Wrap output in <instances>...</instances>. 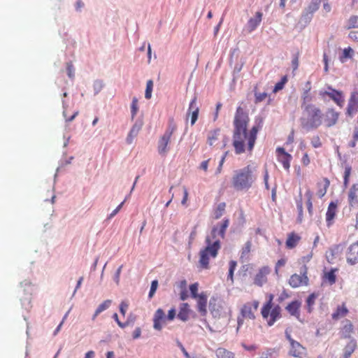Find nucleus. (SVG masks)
Instances as JSON below:
<instances>
[{
	"label": "nucleus",
	"instance_id": "36",
	"mask_svg": "<svg viewBox=\"0 0 358 358\" xmlns=\"http://www.w3.org/2000/svg\"><path fill=\"white\" fill-rule=\"evenodd\" d=\"M345 27L348 29L358 28V16L352 15L348 20Z\"/></svg>",
	"mask_w": 358,
	"mask_h": 358
},
{
	"label": "nucleus",
	"instance_id": "55",
	"mask_svg": "<svg viewBox=\"0 0 358 358\" xmlns=\"http://www.w3.org/2000/svg\"><path fill=\"white\" fill-rule=\"evenodd\" d=\"M329 50H324L323 53V62L324 64V71L327 73L329 71V59H328V53H329Z\"/></svg>",
	"mask_w": 358,
	"mask_h": 358
},
{
	"label": "nucleus",
	"instance_id": "37",
	"mask_svg": "<svg viewBox=\"0 0 358 358\" xmlns=\"http://www.w3.org/2000/svg\"><path fill=\"white\" fill-rule=\"evenodd\" d=\"M345 247V243L334 245L333 247H331L330 248L331 255L333 257L338 255L339 254H341L343 252Z\"/></svg>",
	"mask_w": 358,
	"mask_h": 358
},
{
	"label": "nucleus",
	"instance_id": "15",
	"mask_svg": "<svg viewBox=\"0 0 358 358\" xmlns=\"http://www.w3.org/2000/svg\"><path fill=\"white\" fill-rule=\"evenodd\" d=\"M263 13L261 11H257L255 13V17L250 18L246 24V29L249 32H252L255 30L259 25L262 20Z\"/></svg>",
	"mask_w": 358,
	"mask_h": 358
},
{
	"label": "nucleus",
	"instance_id": "28",
	"mask_svg": "<svg viewBox=\"0 0 358 358\" xmlns=\"http://www.w3.org/2000/svg\"><path fill=\"white\" fill-rule=\"evenodd\" d=\"M299 55H300V52L297 48L294 49L292 51V66L293 71H295L298 69Z\"/></svg>",
	"mask_w": 358,
	"mask_h": 358
},
{
	"label": "nucleus",
	"instance_id": "47",
	"mask_svg": "<svg viewBox=\"0 0 358 358\" xmlns=\"http://www.w3.org/2000/svg\"><path fill=\"white\" fill-rule=\"evenodd\" d=\"M138 110V99L136 97H134L131 104V114L132 120H134L135 115H136Z\"/></svg>",
	"mask_w": 358,
	"mask_h": 358
},
{
	"label": "nucleus",
	"instance_id": "53",
	"mask_svg": "<svg viewBox=\"0 0 358 358\" xmlns=\"http://www.w3.org/2000/svg\"><path fill=\"white\" fill-rule=\"evenodd\" d=\"M313 15L308 13L306 10L305 12L303 13L301 17V22H304L305 24H308L310 22V20L313 18Z\"/></svg>",
	"mask_w": 358,
	"mask_h": 358
},
{
	"label": "nucleus",
	"instance_id": "60",
	"mask_svg": "<svg viewBox=\"0 0 358 358\" xmlns=\"http://www.w3.org/2000/svg\"><path fill=\"white\" fill-rule=\"evenodd\" d=\"M176 316V310L174 308H172L169 310L168 315L166 316V319L169 321H172L175 319Z\"/></svg>",
	"mask_w": 358,
	"mask_h": 358
},
{
	"label": "nucleus",
	"instance_id": "35",
	"mask_svg": "<svg viewBox=\"0 0 358 358\" xmlns=\"http://www.w3.org/2000/svg\"><path fill=\"white\" fill-rule=\"evenodd\" d=\"M311 87H308V89H304L301 99L303 100L302 105L308 104L313 101V96L310 94Z\"/></svg>",
	"mask_w": 358,
	"mask_h": 358
},
{
	"label": "nucleus",
	"instance_id": "46",
	"mask_svg": "<svg viewBox=\"0 0 358 358\" xmlns=\"http://www.w3.org/2000/svg\"><path fill=\"white\" fill-rule=\"evenodd\" d=\"M153 89V81L149 80L146 84V89L145 92V97L147 99H150L152 97V92Z\"/></svg>",
	"mask_w": 358,
	"mask_h": 358
},
{
	"label": "nucleus",
	"instance_id": "54",
	"mask_svg": "<svg viewBox=\"0 0 358 358\" xmlns=\"http://www.w3.org/2000/svg\"><path fill=\"white\" fill-rule=\"evenodd\" d=\"M66 72L70 79H73L75 77V69L71 62H68L66 65Z\"/></svg>",
	"mask_w": 358,
	"mask_h": 358
},
{
	"label": "nucleus",
	"instance_id": "40",
	"mask_svg": "<svg viewBox=\"0 0 358 358\" xmlns=\"http://www.w3.org/2000/svg\"><path fill=\"white\" fill-rule=\"evenodd\" d=\"M352 167L350 165L345 166V172L343 176V186L346 188L349 184V179L351 174Z\"/></svg>",
	"mask_w": 358,
	"mask_h": 358
},
{
	"label": "nucleus",
	"instance_id": "43",
	"mask_svg": "<svg viewBox=\"0 0 358 358\" xmlns=\"http://www.w3.org/2000/svg\"><path fill=\"white\" fill-rule=\"evenodd\" d=\"M111 303H112V301L110 299H107V300L104 301L96 309V314H100L103 311L107 310L110 306Z\"/></svg>",
	"mask_w": 358,
	"mask_h": 358
},
{
	"label": "nucleus",
	"instance_id": "2",
	"mask_svg": "<svg viewBox=\"0 0 358 358\" xmlns=\"http://www.w3.org/2000/svg\"><path fill=\"white\" fill-rule=\"evenodd\" d=\"M302 116L299 119L301 128L306 131L317 129L322 123V110L313 103L301 105Z\"/></svg>",
	"mask_w": 358,
	"mask_h": 358
},
{
	"label": "nucleus",
	"instance_id": "26",
	"mask_svg": "<svg viewBox=\"0 0 358 358\" xmlns=\"http://www.w3.org/2000/svg\"><path fill=\"white\" fill-rule=\"evenodd\" d=\"M348 313V308L345 306H338L336 310L332 314L333 320H338L341 317H344Z\"/></svg>",
	"mask_w": 358,
	"mask_h": 358
},
{
	"label": "nucleus",
	"instance_id": "13",
	"mask_svg": "<svg viewBox=\"0 0 358 358\" xmlns=\"http://www.w3.org/2000/svg\"><path fill=\"white\" fill-rule=\"evenodd\" d=\"M197 299V310L201 316H205L207 314V302L208 296L205 292H201L199 296L196 297Z\"/></svg>",
	"mask_w": 358,
	"mask_h": 358
},
{
	"label": "nucleus",
	"instance_id": "3",
	"mask_svg": "<svg viewBox=\"0 0 358 358\" xmlns=\"http://www.w3.org/2000/svg\"><path fill=\"white\" fill-rule=\"evenodd\" d=\"M253 182L254 179L250 166L248 165L234 171L232 185L235 189L238 191L248 189Z\"/></svg>",
	"mask_w": 358,
	"mask_h": 358
},
{
	"label": "nucleus",
	"instance_id": "51",
	"mask_svg": "<svg viewBox=\"0 0 358 358\" xmlns=\"http://www.w3.org/2000/svg\"><path fill=\"white\" fill-rule=\"evenodd\" d=\"M103 87V83L102 80H96L93 84L94 95L98 94L101 91Z\"/></svg>",
	"mask_w": 358,
	"mask_h": 358
},
{
	"label": "nucleus",
	"instance_id": "12",
	"mask_svg": "<svg viewBox=\"0 0 358 358\" xmlns=\"http://www.w3.org/2000/svg\"><path fill=\"white\" fill-rule=\"evenodd\" d=\"M209 310L214 317H219L221 314L222 306L219 298L213 296L209 301Z\"/></svg>",
	"mask_w": 358,
	"mask_h": 358
},
{
	"label": "nucleus",
	"instance_id": "30",
	"mask_svg": "<svg viewBox=\"0 0 358 358\" xmlns=\"http://www.w3.org/2000/svg\"><path fill=\"white\" fill-rule=\"evenodd\" d=\"M209 254L206 253V251L201 250L200 252V259L199 262L201 266L203 268H207L209 264Z\"/></svg>",
	"mask_w": 358,
	"mask_h": 358
},
{
	"label": "nucleus",
	"instance_id": "19",
	"mask_svg": "<svg viewBox=\"0 0 358 358\" xmlns=\"http://www.w3.org/2000/svg\"><path fill=\"white\" fill-rule=\"evenodd\" d=\"M348 202L353 206L358 203V183L353 184L348 192Z\"/></svg>",
	"mask_w": 358,
	"mask_h": 358
},
{
	"label": "nucleus",
	"instance_id": "8",
	"mask_svg": "<svg viewBox=\"0 0 358 358\" xmlns=\"http://www.w3.org/2000/svg\"><path fill=\"white\" fill-rule=\"evenodd\" d=\"M143 125V120L142 117H138L135 121L134 125L132 126L131 130L129 131L127 137L126 138V142L128 144L132 143L135 137L137 136L139 131L141 129Z\"/></svg>",
	"mask_w": 358,
	"mask_h": 358
},
{
	"label": "nucleus",
	"instance_id": "58",
	"mask_svg": "<svg viewBox=\"0 0 358 358\" xmlns=\"http://www.w3.org/2000/svg\"><path fill=\"white\" fill-rule=\"evenodd\" d=\"M124 205V201H122L121 203H120L117 208L113 210V212L108 216L107 220L112 219L114 216H115L118 212L120 210V209L122 208V206Z\"/></svg>",
	"mask_w": 358,
	"mask_h": 358
},
{
	"label": "nucleus",
	"instance_id": "49",
	"mask_svg": "<svg viewBox=\"0 0 358 358\" xmlns=\"http://www.w3.org/2000/svg\"><path fill=\"white\" fill-rule=\"evenodd\" d=\"M280 312L281 308L280 307L279 305H276L271 309L270 317L277 320L278 318L280 317Z\"/></svg>",
	"mask_w": 358,
	"mask_h": 358
},
{
	"label": "nucleus",
	"instance_id": "52",
	"mask_svg": "<svg viewBox=\"0 0 358 358\" xmlns=\"http://www.w3.org/2000/svg\"><path fill=\"white\" fill-rule=\"evenodd\" d=\"M199 110V106L196 105V97L194 96L189 103L187 115H190V112Z\"/></svg>",
	"mask_w": 358,
	"mask_h": 358
},
{
	"label": "nucleus",
	"instance_id": "24",
	"mask_svg": "<svg viewBox=\"0 0 358 358\" xmlns=\"http://www.w3.org/2000/svg\"><path fill=\"white\" fill-rule=\"evenodd\" d=\"M301 237L295 234L294 232H292L288 235V237L286 241V247L288 249H292L296 247L298 242L300 241Z\"/></svg>",
	"mask_w": 358,
	"mask_h": 358
},
{
	"label": "nucleus",
	"instance_id": "20",
	"mask_svg": "<svg viewBox=\"0 0 358 358\" xmlns=\"http://www.w3.org/2000/svg\"><path fill=\"white\" fill-rule=\"evenodd\" d=\"M336 209L337 202H330L326 213V221L327 222L328 226L331 224V222L334 219L336 213Z\"/></svg>",
	"mask_w": 358,
	"mask_h": 358
},
{
	"label": "nucleus",
	"instance_id": "41",
	"mask_svg": "<svg viewBox=\"0 0 358 358\" xmlns=\"http://www.w3.org/2000/svg\"><path fill=\"white\" fill-rule=\"evenodd\" d=\"M229 220L227 218H224L221 224L220 229H217L218 235L220 236L222 238L224 237L225 231L227 228L229 227Z\"/></svg>",
	"mask_w": 358,
	"mask_h": 358
},
{
	"label": "nucleus",
	"instance_id": "1",
	"mask_svg": "<svg viewBox=\"0 0 358 358\" xmlns=\"http://www.w3.org/2000/svg\"><path fill=\"white\" fill-rule=\"evenodd\" d=\"M250 117L248 112L241 106L237 107L233 121V146L236 155H240L245 151V141L248 140V149L252 151L254 148L257 133L262 127L263 120L260 119L259 122L254 125L248 131V126Z\"/></svg>",
	"mask_w": 358,
	"mask_h": 358
},
{
	"label": "nucleus",
	"instance_id": "21",
	"mask_svg": "<svg viewBox=\"0 0 358 358\" xmlns=\"http://www.w3.org/2000/svg\"><path fill=\"white\" fill-rule=\"evenodd\" d=\"M169 137H167L164 135L162 136L158 142V152L162 156H165L168 152V144L170 141Z\"/></svg>",
	"mask_w": 358,
	"mask_h": 358
},
{
	"label": "nucleus",
	"instance_id": "63",
	"mask_svg": "<svg viewBox=\"0 0 358 358\" xmlns=\"http://www.w3.org/2000/svg\"><path fill=\"white\" fill-rule=\"evenodd\" d=\"M319 7L318 6H316L315 3H311L308 6V8L306 9L308 13L313 15V13L318 10Z\"/></svg>",
	"mask_w": 358,
	"mask_h": 358
},
{
	"label": "nucleus",
	"instance_id": "57",
	"mask_svg": "<svg viewBox=\"0 0 358 358\" xmlns=\"http://www.w3.org/2000/svg\"><path fill=\"white\" fill-rule=\"evenodd\" d=\"M255 102L256 103L262 102L267 96V93H266V92H255Z\"/></svg>",
	"mask_w": 358,
	"mask_h": 358
},
{
	"label": "nucleus",
	"instance_id": "33",
	"mask_svg": "<svg viewBox=\"0 0 358 358\" xmlns=\"http://www.w3.org/2000/svg\"><path fill=\"white\" fill-rule=\"evenodd\" d=\"M176 124L174 122L173 118H170L169 120V126L167 129L166 130L165 133L164 134V136L171 138L173 133L176 130Z\"/></svg>",
	"mask_w": 358,
	"mask_h": 358
},
{
	"label": "nucleus",
	"instance_id": "39",
	"mask_svg": "<svg viewBox=\"0 0 358 358\" xmlns=\"http://www.w3.org/2000/svg\"><path fill=\"white\" fill-rule=\"evenodd\" d=\"M317 297V294L315 292L310 294L308 298L306 299V304L308 306V312L311 313L312 312V306L314 305L315 299Z\"/></svg>",
	"mask_w": 358,
	"mask_h": 358
},
{
	"label": "nucleus",
	"instance_id": "42",
	"mask_svg": "<svg viewBox=\"0 0 358 358\" xmlns=\"http://www.w3.org/2000/svg\"><path fill=\"white\" fill-rule=\"evenodd\" d=\"M272 306H271V302H266L261 310V314L263 318H267L268 315H270L271 311Z\"/></svg>",
	"mask_w": 358,
	"mask_h": 358
},
{
	"label": "nucleus",
	"instance_id": "7",
	"mask_svg": "<svg viewBox=\"0 0 358 358\" xmlns=\"http://www.w3.org/2000/svg\"><path fill=\"white\" fill-rule=\"evenodd\" d=\"M319 95L323 99L324 98L325 96H329L340 107H342L343 105L344 96L341 91L336 90L332 91V92H322V91L321 90L319 92Z\"/></svg>",
	"mask_w": 358,
	"mask_h": 358
},
{
	"label": "nucleus",
	"instance_id": "61",
	"mask_svg": "<svg viewBox=\"0 0 358 358\" xmlns=\"http://www.w3.org/2000/svg\"><path fill=\"white\" fill-rule=\"evenodd\" d=\"M311 144H312L313 147H314L315 148L321 147L322 146V143L320 141V139L319 136H314L312 138Z\"/></svg>",
	"mask_w": 358,
	"mask_h": 358
},
{
	"label": "nucleus",
	"instance_id": "45",
	"mask_svg": "<svg viewBox=\"0 0 358 358\" xmlns=\"http://www.w3.org/2000/svg\"><path fill=\"white\" fill-rule=\"evenodd\" d=\"M190 295L192 299H196L199 296V294H198V289H199V283L194 282L189 285V287Z\"/></svg>",
	"mask_w": 358,
	"mask_h": 358
},
{
	"label": "nucleus",
	"instance_id": "10",
	"mask_svg": "<svg viewBox=\"0 0 358 358\" xmlns=\"http://www.w3.org/2000/svg\"><path fill=\"white\" fill-rule=\"evenodd\" d=\"M346 259L350 265L358 263V241L348 248Z\"/></svg>",
	"mask_w": 358,
	"mask_h": 358
},
{
	"label": "nucleus",
	"instance_id": "56",
	"mask_svg": "<svg viewBox=\"0 0 358 358\" xmlns=\"http://www.w3.org/2000/svg\"><path fill=\"white\" fill-rule=\"evenodd\" d=\"M73 159V157H70L68 159L65 160H60L59 162V166L57 167L56 170V173L55 174V178L57 177V173L59 172L61 167L66 166L68 164H70L71 163V161Z\"/></svg>",
	"mask_w": 358,
	"mask_h": 358
},
{
	"label": "nucleus",
	"instance_id": "14",
	"mask_svg": "<svg viewBox=\"0 0 358 358\" xmlns=\"http://www.w3.org/2000/svg\"><path fill=\"white\" fill-rule=\"evenodd\" d=\"M270 268L268 266L262 267L256 274L254 279V284L262 287L266 281V275L269 273Z\"/></svg>",
	"mask_w": 358,
	"mask_h": 358
},
{
	"label": "nucleus",
	"instance_id": "22",
	"mask_svg": "<svg viewBox=\"0 0 358 358\" xmlns=\"http://www.w3.org/2000/svg\"><path fill=\"white\" fill-rule=\"evenodd\" d=\"M355 55V51L351 48L350 46L348 48H345L341 54L339 55L338 59L340 62L343 64L346 62L348 60L352 59Z\"/></svg>",
	"mask_w": 358,
	"mask_h": 358
},
{
	"label": "nucleus",
	"instance_id": "34",
	"mask_svg": "<svg viewBox=\"0 0 358 358\" xmlns=\"http://www.w3.org/2000/svg\"><path fill=\"white\" fill-rule=\"evenodd\" d=\"M324 184L323 187H320L322 184H320V183L317 184L318 187H319V189H318L317 194V196H319V198H322L326 194L327 188L329 187V184H330L329 180L327 178H325L324 179Z\"/></svg>",
	"mask_w": 358,
	"mask_h": 358
},
{
	"label": "nucleus",
	"instance_id": "16",
	"mask_svg": "<svg viewBox=\"0 0 358 358\" xmlns=\"http://www.w3.org/2000/svg\"><path fill=\"white\" fill-rule=\"evenodd\" d=\"M305 348L296 341H292L290 343V350L289 355L295 357H301L305 354Z\"/></svg>",
	"mask_w": 358,
	"mask_h": 358
},
{
	"label": "nucleus",
	"instance_id": "27",
	"mask_svg": "<svg viewBox=\"0 0 358 358\" xmlns=\"http://www.w3.org/2000/svg\"><path fill=\"white\" fill-rule=\"evenodd\" d=\"M22 307L29 310L31 308V293L29 291H27V292L25 294V296L24 298H22L20 299Z\"/></svg>",
	"mask_w": 358,
	"mask_h": 358
},
{
	"label": "nucleus",
	"instance_id": "50",
	"mask_svg": "<svg viewBox=\"0 0 358 358\" xmlns=\"http://www.w3.org/2000/svg\"><path fill=\"white\" fill-rule=\"evenodd\" d=\"M158 280H154L151 282V285H150V292L148 293V298L150 299L153 297V296L155 295L157 289V287H158Z\"/></svg>",
	"mask_w": 358,
	"mask_h": 358
},
{
	"label": "nucleus",
	"instance_id": "25",
	"mask_svg": "<svg viewBox=\"0 0 358 358\" xmlns=\"http://www.w3.org/2000/svg\"><path fill=\"white\" fill-rule=\"evenodd\" d=\"M357 348V341L352 338L343 349V357L349 358Z\"/></svg>",
	"mask_w": 358,
	"mask_h": 358
},
{
	"label": "nucleus",
	"instance_id": "17",
	"mask_svg": "<svg viewBox=\"0 0 358 358\" xmlns=\"http://www.w3.org/2000/svg\"><path fill=\"white\" fill-rule=\"evenodd\" d=\"M192 310L189 308V304L187 303H183L180 306V310L177 317L182 322H186L189 320V316Z\"/></svg>",
	"mask_w": 358,
	"mask_h": 358
},
{
	"label": "nucleus",
	"instance_id": "23",
	"mask_svg": "<svg viewBox=\"0 0 358 358\" xmlns=\"http://www.w3.org/2000/svg\"><path fill=\"white\" fill-rule=\"evenodd\" d=\"M240 313L241 315H243V317H245L246 318H249L250 320L255 319V315L252 312V304L250 302H248L243 306Z\"/></svg>",
	"mask_w": 358,
	"mask_h": 358
},
{
	"label": "nucleus",
	"instance_id": "59",
	"mask_svg": "<svg viewBox=\"0 0 358 358\" xmlns=\"http://www.w3.org/2000/svg\"><path fill=\"white\" fill-rule=\"evenodd\" d=\"M356 110H357V106H355L352 103H348V108H347V115L352 117Z\"/></svg>",
	"mask_w": 358,
	"mask_h": 358
},
{
	"label": "nucleus",
	"instance_id": "32",
	"mask_svg": "<svg viewBox=\"0 0 358 358\" xmlns=\"http://www.w3.org/2000/svg\"><path fill=\"white\" fill-rule=\"evenodd\" d=\"M353 331V326L350 321L348 320L347 323L343 328V337L345 338H350V334Z\"/></svg>",
	"mask_w": 358,
	"mask_h": 358
},
{
	"label": "nucleus",
	"instance_id": "48",
	"mask_svg": "<svg viewBox=\"0 0 358 358\" xmlns=\"http://www.w3.org/2000/svg\"><path fill=\"white\" fill-rule=\"evenodd\" d=\"M225 203L224 202H222V203H220L215 211V219H219L221 217V216L223 214V212L225 210Z\"/></svg>",
	"mask_w": 358,
	"mask_h": 358
},
{
	"label": "nucleus",
	"instance_id": "4",
	"mask_svg": "<svg viewBox=\"0 0 358 358\" xmlns=\"http://www.w3.org/2000/svg\"><path fill=\"white\" fill-rule=\"evenodd\" d=\"M308 281L307 267L304 265L301 268L300 275L294 273L291 275L289 280V284L292 288H296L302 285H308Z\"/></svg>",
	"mask_w": 358,
	"mask_h": 358
},
{
	"label": "nucleus",
	"instance_id": "44",
	"mask_svg": "<svg viewBox=\"0 0 358 358\" xmlns=\"http://www.w3.org/2000/svg\"><path fill=\"white\" fill-rule=\"evenodd\" d=\"M220 129H216L213 131H210L208 135V142L210 145H213V141L217 139L220 134Z\"/></svg>",
	"mask_w": 358,
	"mask_h": 358
},
{
	"label": "nucleus",
	"instance_id": "11",
	"mask_svg": "<svg viewBox=\"0 0 358 358\" xmlns=\"http://www.w3.org/2000/svg\"><path fill=\"white\" fill-rule=\"evenodd\" d=\"M166 316L164 311L162 308H158L153 317V328L155 330L160 331L162 329V322L166 321Z\"/></svg>",
	"mask_w": 358,
	"mask_h": 358
},
{
	"label": "nucleus",
	"instance_id": "29",
	"mask_svg": "<svg viewBox=\"0 0 358 358\" xmlns=\"http://www.w3.org/2000/svg\"><path fill=\"white\" fill-rule=\"evenodd\" d=\"M337 269L336 268H331L328 272L325 273L324 278L325 279L329 282V283L332 285H334L336 281V271Z\"/></svg>",
	"mask_w": 358,
	"mask_h": 358
},
{
	"label": "nucleus",
	"instance_id": "6",
	"mask_svg": "<svg viewBox=\"0 0 358 358\" xmlns=\"http://www.w3.org/2000/svg\"><path fill=\"white\" fill-rule=\"evenodd\" d=\"M206 247L203 250L206 253L209 254L212 257L217 255L219 249L220 248V241L219 240L211 242L210 237L207 236L206 238Z\"/></svg>",
	"mask_w": 358,
	"mask_h": 358
},
{
	"label": "nucleus",
	"instance_id": "64",
	"mask_svg": "<svg viewBox=\"0 0 358 358\" xmlns=\"http://www.w3.org/2000/svg\"><path fill=\"white\" fill-rule=\"evenodd\" d=\"M348 37L354 42H358V31H352L349 33Z\"/></svg>",
	"mask_w": 358,
	"mask_h": 358
},
{
	"label": "nucleus",
	"instance_id": "5",
	"mask_svg": "<svg viewBox=\"0 0 358 358\" xmlns=\"http://www.w3.org/2000/svg\"><path fill=\"white\" fill-rule=\"evenodd\" d=\"M278 161L281 163L285 169L289 170L292 156L287 152L284 148L278 147L276 149Z\"/></svg>",
	"mask_w": 358,
	"mask_h": 358
},
{
	"label": "nucleus",
	"instance_id": "18",
	"mask_svg": "<svg viewBox=\"0 0 358 358\" xmlns=\"http://www.w3.org/2000/svg\"><path fill=\"white\" fill-rule=\"evenodd\" d=\"M301 306V302L298 300L292 301L289 303L287 307L286 310L289 313V314L292 316L296 317V318L301 321L299 317V308Z\"/></svg>",
	"mask_w": 358,
	"mask_h": 358
},
{
	"label": "nucleus",
	"instance_id": "31",
	"mask_svg": "<svg viewBox=\"0 0 358 358\" xmlns=\"http://www.w3.org/2000/svg\"><path fill=\"white\" fill-rule=\"evenodd\" d=\"M216 356L218 358H234V353L224 348H220L216 350Z\"/></svg>",
	"mask_w": 358,
	"mask_h": 358
},
{
	"label": "nucleus",
	"instance_id": "62",
	"mask_svg": "<svg viewBox=\"0 0 358 358\" xmlns=\"http://www.w3.org/2000/svg\"><path fill=\"white\" fill-rule=\"evenodd\" d=\"M128 307L129 304L125 301H122L120 304V312L123 316L125 315Z\"/></svg>",
	"mask_w": 358,
	"mask_h": 358
},
{
	"label": "nucleus",
	"instance_id": "9",
	"mask_svg": "<svg viewBox=\"0 0 358 358\" xmlns=\"http://www.w3.org/2000/svg\"><path fill=\"white\" fill-rule=\"evenodd\" d=\"M324 116L326 126L327 127H331L337 123L339 113L336 112L334 108H328Z\"/></svg>",
	"mask_w": 358,
	"mask_h": 358
},
{
	"label": "nucleus",
	"instance_id": "38",
	"mask_svg": "<svg viewBox=\"0 0 358 358\" xmlns=\"http://www.w3.org/2000/svg\"><path fill=\"white\" fill-rule=\"evenodd\" d=\"M287 82V76H284L281 78L280 80L278 81L274 86V88L273 90V92L274 93H276L279 92L280 90H282L285 85V84Z\"/></svg>",
	"mask_w": 358,
	"mask_h": 358
}]
</instances>
